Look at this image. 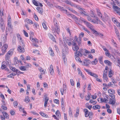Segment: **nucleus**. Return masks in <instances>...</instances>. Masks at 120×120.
I'll list each match as a JSON object with an SVG mask.
<instances>
[{
  "label": "nucleus",
  "instance_id": "nucleus-28",
  "mask_svg": "<svg viewBox=\"0 0 120 120\" xmlns=\"http://www.w3.org/2000/svg\"><path fill=\"white\" fill-rule=\"evenodd\" d=\"M113 8L116 12H117V11H120V8L117 6L113 5Z\"/></svg>",
  "mask_w": 120,
  "mask_h": 120
},
{
  "label": "nucleus",
  "instance_id": "nucleus-10",
  "mask_svg": "<svg viewBox=\"0 0 120 120\" xmlns=\"http://www.w3.org/2000/svg\"><path fill=\"white\" fill-rule=\"evenodd\" d=\"M13 50L11 49L6 55V57L10 58V56L12 54L13 52Z\"/></svg>",
  "mask_w": 120,
  "mask_h": 120
},
{
  "label": "nucleus",
  "instance_id": "nucleus-30",
  "mask_svg": "<svg viewBox=\"0 0 120 120\" xmlns=\"http://www.w3.org/2000/svg\"><path fill=\"white\" fill-rule=\"evenodd\" d=\"M2 113L3 116L7 118H9V115L6 112H3Z\"/></svg>",
  "mask_w": 120,
  "mask_h": 120
},
{
  "label": "nucleus",
  "instance_id": "nucleus-32",
  "mask_svg": "<svg viewBox=\"0 0 120 120\" xmlns=\"http://www.w3.org/2000/svg\"><path fill=\"white\" fill-rule=\"evenodd\" d=\"M39 114L42 116L45 117H47L48 116V115L45 113L43 112H39Z\"/></svg>",
  "mask_w": 120,
  "mask_h": 120
},
{
  "label": "nucleus",
  "instance_id": "nucleus-24",
  "mask_svg": "<svg viewBox=\"0 0 120 120\" xmlns=\"http://www.w3.org/2000/svg\"><path fill=\"white\" fill-rule=\"evenodd\" d=\"M7 36L6 35H2V36L1 38V40L3 41L4 42H5L7 40Z\"/></svg>",
  "mask_w": 120,
  "mask_h": 120
},
{
  "label": "nucleus",
  "instance_id": "nucleus-19",
  "mask_svg": "<svg viewBox=\"0 0 120 120\" xmlns=\"http://www.w3.org/2000/svg\"><path fill=\"white\" fill-rule=\"evenodd\" d=\"M83 10H80V13L81 14H83L84 15L86 16H88L86 12L84 11L85 9H83Z\"/></svg>",
  "mask_w": 120,
  "mask_h": 120
},
{
  "label": "nucleus",
  "instance_id": "nucleus-57",
  "mask_svg": "<svg viewBox=\"0 0 120 120\" xmlns=\"http://www.w3.org/2000/svg\"><path fill=\"white\" fill-rule=\"evenodd\" d=\"M100 100L101 102L105 103H106V101H107V100L105 98L103 99L102 98H100Z\"/></svg>",
  "mask_w": 120,
  "mask_h": 120
},
{
  "label": "nucleus",
  "instance_id": "nucleus-13",
  "mask_svg": "<svg viewBox=\"0 0 120 120\" xmlns=\"http://www.w3.org/2000/svg\"><path fill=\"white\" fill-rule=\"evenodd\" d=\"M67 15H68L69 17H72L73 19H74L75 22H77L78 21V18L75 16L70 14Z\"/></svg>",
  "mask_w": 120,
  "mask_h": 120
},
{
  "label": "nucleus",
  "instance_id": "nucleus-15",
  "mask_svg": "<svg viewBox=\"0 0 120 120\" xmlns=\"http://www.w3.org/2000/svg\"><path fill=\"white\" fill-rule=\"evenodd\" d=\"M72 49L74 51H75L76 52H77V51L79 50V47L77 45H73Z\"/></svg>",
  "mask_w": 120,
  "mask_h": 120
},
{
  "label": "nucleus",
  "instance_id": "nucleus-31",
  "mask_svg": "<svg viewBox=\"0 0 120 120\" xmlns=\"http://www.w3.org/2000/svg\"><path fill=\"white\" fill-rule=\"evenodd\" d=\"M65 54L63 53L62 55V57L63 61H64V63L65 64H66V61H67L66 58L65 57V56L64 55Z\"/></svg>",
  "mask_w": 120,
  "mask_h": 120
},
{
  "label": "nucleus",
  "instance_id": "nucleus-61",
  "mask_svg": "<svg viewBox=\"0 0 120 120\" xmlns=\"http://www.w3.org/2000/svg\"><path fill=\"white\" fill-rule=\"evenodd\" d=\"M42 24L43 28L45 30L47 29V28L45 23L44 22L42 23Z\"/></svg>",
  "mask_w": 120,
  "mask_h": 120
},
{
  "label": "nucleus",
  "instance_id": "nucleus-27",
  "mask_svg": "<svg viewBox=\"0 0 120 120\" xmlns=\"http://www.w3.org/2000/svg\"><path fill=\"white\" fill-rule=\"evenodd\" d=\"M49 38L51 39L53 41L56 42V41L55 39L54 38L53 36L51 34H49Z\"/></svg>",
  "mask_w": 120,
  "mask_h": 120
},
{
  "label": "nucleus",
  "instance_id": "nucleus-55",
  "mask_svg": "<svg viewBox=\"0 0 120 120\" xmlns=\"http://www.w3.org/2000/svg\"><path fill=\"white\" fill-rule=\"evenodd\" d=\"M82 28L83 30L87 32L89 34L90 33V32L87 30V29L84 26H83L82 27Z\"/></svg>",
  "mask_w": 120,
  "mask_h": 120
},
{
  "label": "nucleus",
  "instance_id": "nucleus-23",
  "mask_svg": "<svg viewBox=\"0 0 120 120\" xmlns=\"http://www.w3.org/2000/svg\"><path fill=\"white\" fill-rule=\"evenodd\" d=\"M113 74V72L112 71L111 69H110V71L109 72L108 75V76L109 78H111Z\"/></svg>",
  "mask_w": 120,
  "mask_h": 120
},
{
  "label": "nucleus",
  "instance_id": "nucleus-33",
  "mask_svg": "<svg viewBox=\"0 0 120 120\" xmlns=\"http://www.w3.org/2000/svg\"><path fill=\"white\" fill-rule=\"evenodd\" d=\"M112 21L114 23L117 24L118 23V22L116 19L114 17H112Z\"/></svg>",
  "mask_w": 120,
  "mask_h": 120
},
{
  "label": "nucleus",
  "instance_id": "nucleus-50",
  "mask_svg": "<svg viewBox=\"0 0 120 120\" xmlns=\"http://www.w3.org/2000/svg\"><path fill=\"white\" fill-rule=\"evenodd\" d=\"M30 101V100L28 96H27L25 97V101L26 103H28Z\"/></svg>",
  "mask_w": 120,
  "mask_h": 120
},
{
  "label": "nucleus",
  "instance_id": "nucleus-20",
  "mask_svg": "<svg viewBox=\"0 0 120 120\" xmlns=\"http://www.w3.org/2000/svg\"><path fill=\"white\" fill-rule=\"evenodd\" d=\"M105 63L109 66H111L112 64V63L110 61L108 60H105L104 61Z\"/></svg>",
  "mask_w": 120,
  "mask_h": 120
},
{
  "label": "nucleus",
  "instance_id": "nucleus-64",
  "mask_svg": "<svg viewBox=\"0 0 120 120\" xmlns=\"http://www.w3.org/2000/svg\"><path fill=\"white\" fill-rule=\"evenodd\" d=\"M80 19L81 21L83 22L85 24V23L87 21H86L84 19L80 17Z\"/></svg>",
  "mask_w": 120,
  "mask_h": 120
},
{
  "label": "nucleus",
  "instance_id": "nucleus-35",
  "mask_svg": "<svg viewBox=\"0 0 120 120\" xmlns=\"http://www.w3.org/2000/svg\"><path fill=\"white\" fill-rule=\"evenodd\" d=\"M69 11L72 12V13L76 14H77V12L75 10L73 9L70 8V7H68L67 8Z\"/></svg>",
  "mask_w": 120,
  "mask_h": 120
},
{
  "label": "nucleus",
  "instance_id": "nucleus-21",
  "mask_svg": "<svg viewBox=\"0 0 120 120\" xmlns=\"http://www.w3.org/2000/svg\"><path fill=\"white\" fill-rule=\"evenodd\" d=\"M37 10L42 15L43 12V10L40 7H38L36 8Z\"/></svg>",
  "mask_w": 120,
  "mask_h": 120
},
{
  "label": "nucleus",
  "instance_id": "nucleus-40",
  "mask_svg": "<svg viewBox=\"0 0 120 120\" xmlns=\"http://www.w3.org/2000/svg\"><path fill=\"white\" fill-rule=\"evenodd\" d=\"M16 75V74H15L13 73L8 75L7 77L8 78H12L14 76Z\"/></svg>",
  "mask_w": 120,
  "mask_h": 120
},
{
  "label": "nucleus",
  "instance_id": "nucleus-26",
  "mask_svg": "<svg viewBox=\"0 0 120 120\" xmlns=\"http://www.w3.org/2000/svg\"><path fill=\"white\" fill-rule=\"evenodd\" d=\"M25 21H26L30 25L33 23V22L28 19H26Z\"/></svg>",
  "mask_w": 120,
  "mask_h": 120
},
{
  "label": "nucleus",
  "instance_id": "nucleus-18",
  "mask_svg": "<svg viewBox=\"0 0 120 120\" xmlns=\"http://www.w3.org/2000/svg\"><path fill=\"white\" fill-rule=\"evenodd\" d=\"M57 8H59L61 10L64 11V12H65L66 14L67 15L69 14L67 12V10H65V9H64L63 7H60L58 6H57Z\"/></svg>",
  "mask_w": 120,
  "mask_h": 120
},
{
  "label": "nucleus",
  "instance_id": "nucleus-62",
  "mask_svg": "<svg viewBox=\"0 0 120 120\" xmlns=\"http://www.w3.org/2000/svg\"><path fill=\"white\" fill-rule=\"evenodd\" d=\"M3 9H1L0 10V15L1 16H2L3 15Z\"/></svg>",
  "mask_w": 120,
  "mask_h": 120
},
{
  "label": "nucleus",
  "instance_id": "nucleus-38",
  "mask_svg": "<svg viewBox=\"0 0 120 120\" xmlns=\"http://www.w3.org/2000/svg\"><path fill=\"white\" fill-rule=\"evenodd\" d=\"M65 2L67 4L70 5L71 6H72L73 3H72L71 1H69L68 0H66L65 1Z\"/></svg>",
  "mask_w": 120,
  "mask_h": 120
},
{
  "label": "nucleus",
  "instance_id": "nucleus-1",
  "mask_svg": "<svg viewBox=\"0 0 120 120\" xmlns=\"http://www.w3.org/2000/svg\"><path fill=\"white\" fill-rule=\"evenodd\" d=\"M83 50L82 49L80 48L79 49V51L75 53V58L77 61H78L79 63H82V61L81 60L79 57L83 55Z\"/></svg>",
  "mask_w": 120,
  "mask_h": 120
},
{
  "label": "nucleus",
  "instance_id": "nucleus-56",
  "mask_svg": "<svg viewBox=\"0 0 120 120\" xmlns=\"http://www.w3.org/2000/svg\"><path fill=\"white\" fill-rule=\"evenodd\" d=\"M32 2L34 5L36 6H38V3L35 0H33L32 1Z\"/></svg>",
  "mask_w": 120,
  "mask_h": 120
},
{
  "label": "nucleus",
  "instance_id": "nucleus-25",
  "mask_svg": "<svg viewBox=\"0 0 120 120\" xmlns=\"http://www.w3.org/2000/svg\"><path fill=\"white\" fill-rule=\"evenodd\" d=\"M71 39L69 38L68 39H67L66 40V42L68 44L69 46H71L72 45V43L70 41Z\"/></svg>",
  "mask_w": 120,
  "mask_h": 120
},
{
  "label": "nucleus",
  "instance_id": "nucleus-16",
  "mask_svg": "<svg viewBox=\"0 0 120 120\" xmlns=\"http://www.w3.org/2000/svg\"><path fill=\"white\" fill-rule=\"evenodd\" d=\"M59 45L62 46H63L64 44L65 43L64 41L62 40V39L60 38H59Z\"/></svg>",
  "mask_w": 120,
  "mask_h": 120
},
{
  "label": "nucleus",
  "instance_id": "nucleus-29",
  "mask_svg": "<svg viewBox=\"0 0 120 120\" xmlns=\"http://www.w3.org/2000/svg\"><path fill=\"white\" fill-rule=\"evenodd\" d=\"M92 108L94 109L95 110L99 109L100 108V106L98 105H96L93 106Z\"/></svg>",
  "mask_w": 120,
  "mask_h": 120
},
{
  "label": "nucleus",
  "instance_id": "nucleus-11",
  "mask_svg": "<svg viewBox=\"0 0 120 120\" xmlns=\"http://www.w3.org/2000/svg\"><path fill=\"white\" fill-rule=\"evenodd\" d=\"M49 71L51 75H53L54 74V70L53 67L52 65H50V68H49Z\"/></svg>",
  "mask_w": 120,
  "mask_h": 120
},
{
  "label": "nucleus",
  "instance_id": "nucleus-44",
  "mask_svg": "<svg viewBox=\"0 0 120 120\" xmlns=\"http://www.w3.org/2000/svg\"><path fill=\"white\" fill-rule=\"evenodd\" d=\"M114 29L115 33L116 34L117 36H118L119 35V33L117 28L116 27H115Z\"/></svg>",
  "mask_w": 120,
  "mask_h": 120
},
{
  "label": "nucleus",
  "instance_id": "nucleus-39",
  "mask_svg": "<svg viewBox=\"0 0 120 120\" xmlns=\"http://www.w3.org/2000/svg\"><path fill=\"white\" fill-rule=\"evenodd\" d=\"M98 62V60L96 59H95L94 61H92L91 62V63L93 64L96 65L97 64Z\"/></svg>",
  "mask_w": 120,
  "mask_h": 120
},
{
  "label": "nucleus",
  "instance_id": "nucleus-46",
  "mask_svg": "<svg viewBox=\"0 0 120 120\" xmlns=\"http://www.w3.org/2000/svg\"><path fill=\"white\" fill-rule=\"evenodd\" d=\"M10 58H9L5 57V60L6 62H7V64H8L10 65L11 64L10 61L9 60V59Z\"/></svg>",
  "mask_w": 120,
  "mask_h": 120
},
{
  "label": "nucleus",
  "instance_id": "nucleus-9",
  "mask_svg": "<svg viewBox=\"0 0 120 120\" xmlns=\"http://www.w3.org/2000/svg\"><path fill=\"white\" fill-rule=\"evenodd\" d=\"M7 63L5 61H3L2 62V65L1 68V69H4L5 68L6 70V69H8L7 68Z\"/></svg>",
  "mask_w": 120,
  "mask_h": 120
},
{
  "label": "nucleus",
  "instance_id": "nucleus-45",
  "mask_svg": "<svg viewBox=\"0 0 120 120\" xmlns=\"http://www.w3.org/2000/svg\"><path fill=\"white\" fill-rule=\"evenodd\" d=\"M72 113L71 109L70 107L69 109V114L70 116H72Z\"/></svg>",
  "mask_w": 120,
  "mask_h": 120
},
{
  "label": "nucleus",
  "instance_id": "nucleus-37",
  "mask_svg": "<svg viewBox=\"0 0 120 120\" xmlns=\"http://www.w3.org/2000/svg\"><path fill=\"white\" fill-rule=\"evenodd\" d=\"M91 96V94L90 93H88V95L86 96H85V99L87 101L89 100Z\"/></svg>",
  "mask_w": 120,
  "mask_h": 120
},
{
  "label": "nucleus",
  "instance_id": "nucleus-42",
  "mask_svg": "<svg viewBox=\"0 0 120 120\" xmlns=\"http://www.w3.org/2000/svg\"><path fill=\"white\" fill-rule=\"evenodd\" d=\"M103 78L104 80L105 81H107L108 80V78H107V75H103Z\"/></svg>",
  "mask_w": 120,
  "mask_h": 120
},
{
  "label": "nucleus",
  "instance_id": "nucleus-2",
  "mask_svg": "<svg viewBox=\"0 0 120 120\" xmlns=\"http://www.w3.org/2000/svg\"><path fill=\"white\" fill-rule=\"evenodd\" d=\"M54 25L52 26V30L53 33L59 34L60 32L59 26L56 22L54 21Z\"/></svg>",
  "mask_w": 120,
  "mask_h": 120
},
{
  "label": "nucleus",
  "instance_id": "nucleus-17",
  "mask_svg": "<svg viewBox=\"0 0 120 120\" xmlns=\"http://www.w3.org/2000/svg\"><path fill=\"white\" fill-rule=\"evenodd\" d=\"M49 53L50 55L52 56H53L54 55V54L53 50L51 48H49Z\"/></svg>",
  "mask_w": 120,
  "mask_h": 120
},
{
  "label": "nucleus",
  "instance_id": "nucleus-5",
  "mask_svg": "<svg viewBox=\"0 0 120 120\" xmlns=\"http://www.w3.org/2000/svg\"><path fill=\"white\" fill-rule=\"evenodd\" d=\"M90 63V60L85 59L84 61H82L81 63L82 65L87 66H88Z\"/></svg>",
  "mask_w": 120,
  "mask_h": 120
},
{
  "label": "nucleus",
  "instance_id": "nucleus-52",
  "mask_svg": "<svg viewBox=\"0 0 120 120\" xmlns=\"http://www.w3.org/2000/svg\"><path fill=\"white\" fill-rule=\"evenodd\" d=\"M98 60L99 63L101 64H102L103 63L102 61V57L101 56H100L98 58Z\"/></svg>",
  "mask_w": 120,
  "mask_h": 120
},
{
  "label": "nucleus",
  "instance_id": "nucleus-22",
  "mask_svg": "<svg viewBox=\"0 0 120 120\" xmlns=\"http://www.w3.org/2000/svg\"><path fill=\"white\" fill-rule=\"evenodd\" d=\"M108 93L110 94H115V90L112 89H109L108 91Z\"/></svg>",
  "mask_w": 120,
  "mask_h": 120
},
{
  "label": "nucleus",
  "instance_id": "nucleus-51",
  "mask_svg": "<svg viewBox=\"0 0 120 120\" xmlns=\"http://www.w3.org/2000/svg\"><path fill=\"white\" fill-rule=\"evenodd\" d=\"M108 86L109 87H115L114 85L111 82L109 83L108 84Z\"/></svg>",
  "mask_w": 120,
  "mask_h": 120
},
{
  "label": "nucleus",
  "instance_id": "nucleus-3",
  "mask_svg": "<svg viewBox=\"0 0 120 120\" xmlns=\"http://www.w3.org/2000/svg\"><path fill=\"white\" fill-rule=\"evenodd\" d=\"M84 111L85 112V116L86 117L89 116V119L90 120H91L93 117V114L92 112H89L86 109H84Z\"/></svg>",
  "mask_w": 120,
  "mask_h": 120
},
{
  "label": "nucleus",
  "instance_id": "nucleus-54",
  "mask_svg": "<svg viewBox=\"0 0 120 120\" xmlns=\"http://www.w3.org/2000/svg\"><path fill=\"white\" fill-rule=\"evenodd\" d=\"M77 71H78V74L79 75L81 76V75H82V72H81V71L79 68H77Z\"/></svg>",
  "mask_w": 120,
  "mask_h": 120
},
{
  "label": "nucleus",
  "instance_id": "nucleus-58",
  "mask_svg": "<svg viewBox=\"0 0 120 120\" xmlns=\"http://www.w3.org/2000/svg\"><path fill=\"white\" fill-rule=\"evenodd\" d=\"M77 42L78 44V45H79L81 43V38H80V37H79V39L78 40H77Z\"/></svg>",
  "mask_w": 120,
  "mask_h": 120
},
{
  "label": "nucleus",
  "instance_id": "nucleus-36",
  "mask_svg": "<svg viewBox=\"0 0 120 120\" xmlns=\"http://www.w3.org/2000/svg\"><path fill=\"white\" fill-rule=\"evenodd\" d=\"M64 47L65 49V52H64V53L65 54H67L68 53V46H67L65 45H64Z\"/></svg>",
  "mask_w": 120,
  "mask_h": 120
},
{
  "label": "nucleus",
  "instance_id": "nucleus-63",
  "mask_svg": "<svg viewBox=\"0 0 120 120\" xmlns=\"http://www.w3.org/2000/svg\"><path fill=\"white\" fill-rule=\"evenodd\" d=\"M96 21H97L98 22V24L99 23V24L101 25H102V22L100 21V20H99V19H98V18L97 17H96Z\"/></svg>",
  "mask_w": 120,
  "mask_h": 120
},
{
  "label": "nucleus",
  "instance_id": "nucleus-53",
  "mask_svg": "<svg viewBox=\"0 0 120 120\" xmlns=\"http://www.w3.org/2000/svg\"><path fill=\"white\" fill-rule=\"evenodd\" d=\"M17 37L18 39L20 41H21L22 42V38L21 37L20 35L19 34H17Z\"/></svg>",
  "mask_w": 120,
  "mask_h": 120
},
{
  "label": "nucleus",
  "instance_id": "nucleus-43",
  "mask_svg": "<svg viewBox=\"0 0 120 120\" xmlns=\"http://www.w3.org/2000/svg\"><path fill=\"white\" fill-rule=\"evenodd\" d=\"M19 68L20 70L22 71H25L26 70V67L24 66H21Z\"/></svg>",
  "mask_w": 120,
  "mask_h": 120
},
{
  "label": "nucleus",
  "instance_id": "nucleus-47",
  "mask_svg": "<svg viewBox=\"0 0 120 120\" xmlns=\"http://www.w3.org/2000/svg\"><path fill=\"white\" fill-rule=\"evenodd\" d=\"M0 26L2 31H4L5 29V26L4 24L0 25Z\"/></svg>",
  "mask_w": 120,
  "mask_h": 120
},
{
  "label": "nucleus",
  "instance_id": "nucleus-49",
  "mask_svg": "<svg viewBox=\"0 0 120 120\" xmlns=\"http://www.w3.org/2000/svg\"><path fill=\"white\" fill-rule=\"evenodd\" d=\"M4 24L3 19L2 17H0V25Z\"/></svg>",
  "mask_w": 120,
  "mask_h": 120
},
{
  "label": "nucleus",
  "instance_id": "nucleus-48",
  "mask_svg": "<svg viewBox=\"0 0 120 120\" xmlns=\"http://www.w3.org/2000/svg\"><path fill=\"white\" fill-rule=\"evenodd\" d=\"M115 2L113 1V4L114 5L117 4H118L119 6H120V3H119L118 0H115Z\"/></svg>",
  "mask_w": 120,
  "mask_h": 120
},
{
  "label": "nucleus",
  "instance_id": "nucleus-41",
  "mask_svg": "<svg viewBox=\"0 0 120 120\" xmlns=\"http://www.w3.org/2000/svg\"><path fill=\"white\" fill-rule=\"evenodd\" d=\"M55 114L56 115L57 117L59 116V117H61V115L60 114V112L59 110H57Z\"/></svg>",
  "mask_w": 120,
  "mask_h": 120
},
{
  "label": "nucleus",
  "instance_id": "nucleus-59",
  "mask_svg": "<svg viewBox=\"0 0 120 120\" xmlns=\"http://www.w3.org/2000/svg\"><path fill=\"white\" fill-rule=\"evenodd\" d=\"M10 68L11 69V70L14 72H15V71H16V69L15 68L13 67H10Z\"/></svg>",
  "mask_w": 120,
  "mask_h": 120
},
{
  "label": "nucleus",
  "instance_id": "nucleus-14",
  "mask_svg": "<svg viewBox=\"0 0 120 120\" xmlns=\"http://www.w3.org/2000/svg\"><path fill=\"white\" fill-rule=\"evenodd\" d=\"M116 102V100L115 99H112L110 98L109 100V103L111 105H114Z\"/></svg>",
  "mask_w": 120,
  "mask_h": 120
},
{
  "label": "nucleus",
  "instance_id": "nucleus-7",
  "mask_svg": "<svg viewBox=\"0 0 120 120\" xmlns=\"http://www.w3.org/2000/svg\"><path fill=\"white\" fill-rule=\"evenodd\" d=\"M85 70L90 75L92 76L93 77H94L95 78L98 77V76L96 74L90 71L88 69H85Z\"/></svg>",
  "mask_w": 120,
  "mask_h": 120
},
{
  "label": "nucleus",
  "instance_id": "nucleus-6",
  "mask_svg": "<svg viewBox=\"0 0 120 120\" xmlns=\"http://www.w3.org/2000/svg\"><path fill=\"white\" fill-rule=\"evenodd\" d=\"M8 47V45L6 44L4 45L2 47L1 50L2 53V54H0V55H3L4 53L6 52V49Z\"/></svg>",
  "mask_w": 120,
  "mask_h": 120
},
{
  "label": "nucleus",
  "instance_id": "nucleus-34",
  "mask_svg": "<svg viewBox=\"0 0 120 120\" xmlns=\"http://www.w3.org/2000/svg\"><path fill=\"white\" fill-rule=\"evenodd\" d=\"M72 6H73L74 7L78 8V9L80 10H83V9L80 8V7L78 5L74 4V3H73Z\"/></svg>",
  "mask_w": 120,
  "mask_h": 120
},
{
  "label": "nucleus",
  "instance_id": "nucleus-12",
  "mask_svg": "<svg viewBox=\"0 0 120 120\" xmlns=\"http://www.w3.org/2000/svg\"><path fill=\"white\" fill-rule=\"evenodd\" d=\"M85 24L86 25L87 27H88L91 30H92V28H93V26L89 22L87 21V22L85 23Z\"/></svg>",
  "mask_w": 120,
  "mask_h": 120
},
{
  "label": "nucleus",
  "instance_id": "nucleus-4",
  "mask_svg": "<svg viewBox=\"0 0 120 120\" xmlns=\"http://www.w3.org/2000/svg\"><path fill=\"white\" fill-rule=\"evenodd\" d=\"M22 46H19L18 47V50L19 52L23 53L25 51V50L24 48V47L25 46V45L24 43L23 42H22Z\"/></svg>",
  "mask_w": 120,
  "mask_h": 120
},
{
  "label": "nucleus",
  "instance_id": "nucleus-8",
  "mask_svg": "<svg viewBox=\"0 0 120 120\" xmlns=\"http://www.w3.org/2000/svg\"><path fill=\"white\" fill-rule=\"evenodd\" d=\"M87 16V19L88 21H90L94 23L98 24V23L97 21L92 19L91 17L88 15Z\"/></svg>",
  "mask_w": 120,
  "mask_h": 120
},
{
  "label": "nucleus",
  "instance_id": "nucleus-60",
  "mask_svg": "<svg viewBox=\"0 0 120 120\" xmlns=\"http://www.w3.org/2000/svg\"><path fill=\"white\" fill-rule=\"evenodd\" d=\"M70 82L72 86H74V85L75 82L73 79H70Z\"/></svg>",
  "mask_w": 120,
  "mask_h": 120
}]
</instances>
